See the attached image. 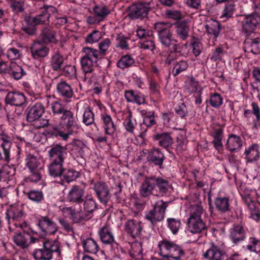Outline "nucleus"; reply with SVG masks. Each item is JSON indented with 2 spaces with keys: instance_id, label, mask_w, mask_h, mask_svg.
I'll use <instances>...</instances> for the list:
<instances>
[{
  "instance_id": "1",
  "label": "nucleus",
  "mask_w": 260,
  "mask_h": 260,
  "mask_svg": "<svg viewBox=\"0 0 260 260\" xmlns=\"http://www.w3.org/2000/svg\"><path fill=\"white\" fill-rule=\"evenodd\" d=\"M170 189L171 185L168 180L154 175L146 176L140 186L139 193L143 198L152 194L165 196L169 194Z\"/></svg>"
},
{
  "instance_id": "2",
  "label": "nucleus",
  "mask_w": 260,
  "mask_h": 260,
  "mask_svg": "<svg viewBox=\"0 0 260 260\" xmlns=\"http://www.w3.org/2000/svg\"><path fill=\"white\" fill-rule=\"evenodd\" d=\"M51 108L54 116L61 115L59 125L69 136L77 132L79 128L77 119L74 113L68 110L65 105L61 101H55L52 103Z\"/></svg>"
},
{
  "instance_id": "3",
  "label": "nucleus",
  "mask_w": 260,
  "mask_h": 260,
  "mask_svg": "<svg viewBox=\"0 0 260 260\" xmlns=\"http://www.w3.org/2000/svg\"><path fill=\"white\" fill-rule=\"evenodd\" d=\"M170 27L169 23L159 22L155 24L154 28L157 33L158 40L162 46L167 48L172 46L174 53H180L179 44L176 43L177 41L174 38Z\"/></svg>"
},
{
  "instance_id": "4",
  "label": "nucleus",
  "mask_w": 260,
  "mask_h": 260,
  "mask_svg": "<svg viewBox=\"0 0 260 260\" xmlns=\"http://www.w3.org/2000/svg\"><path fill=\"white\" fill-rule=\"evenodd\" d=\"M83 52L85 55L81 57L80 63L82 70L85 74L83 81H86L88 78H90L89 74L92 73L96 66L98 60L101 58V53L90 47L83 48Z\"/></svg>"
},
{
  "instance_id": "5",
  "label": "nucleus",
  "mask_w": 260,
  "mask_h": 260,
  "mask_svg": "<svg viewBox=\"0 0 260 260\" xmlns=\"http://www.w3.org/2000/svg\"><path fill=\"white\" fill-rule=\"evenodd\" d=\"M43 242V248L37 249L32 252L33 257L36 260H51L53 258V253H57L59 256L61 255L59 242L56 240H51Z\"/></svg>"
},
{
  "instance_id": "6",
  "label": "nucleus",
  "mask_w": 260,
  "mask_h": 260,
  "mask_svg": "<svg viewBox=\"0 0 260 260\" xmlns=\"http://www.w3.org/2000/svg\"><path fill=\"white\" fill-rule=\"evenodd\" d=\"M203 209L201 204H194L190 207V216L187 220L188 229L192 233H200L206 229V225L201 218Z\"/></svg>"
},
{
  "instance_id": "7",
  "label": "nucleus",
  "mask_w": 260,
  "mask_h": 260,
  "mask_svg": "<svg viewBox=\"0 0 260 260\" xmlns=\"http://www.w3.org/2000/svg\"><path fill=\"white\" fill-rule=\"evenodd\" d=\"M160 253L166 257H171L175 260H182L184 252L182 249L174 242L163 240L158 244Z\"/></svg>"
},
{
  "instance_id": "8",
  "label": "nucleus",
  "mask_w": 260,
  "mask_h": 260,
  "mask_svg": "<svg viewBox=\"0 0 260 260\" xmlns=\"http://www.w3.org/2000/svg\"><path fill=\"white\" fill-rule=\"evenodd\" d=\"M168 206V203L163 200L156 202L153 209L146 214V219L149 221L153 226L155 225L157 222L164 219Z\"/></svg>"
},
{
  "instance_id": "9",
  "label": "nucleus",
  "mask_w": 260,
  "mask_h": 260,
  "mask_svg": "<svg viewBox=\"0 0 260 260\" xmlns=\"http://www.w3.org/2000/svg\"><path fill=\"white\" fill-rule=\"evenodd\" d=\"M26 166L29 169L30 174L27 177V179L31 181L36 182L41 179V163L37 157L32 154H28L26 156Z\"/></svg>"
},
{
  "instance_id": "10",
  "label": "nucleus",
  "mask_w": 260,
  "mask_h": 260,
  "mask_svg": "<svg viewBox=\"0 0 260 260\" xmlns=\"http://www.w3.org/2000/svg\"><path fill=\"white\" fill-rule=\"evenodd\" d=\"M254 9V12L246 17L242 22V31L246 34L252 32L260 23V7L255 5Z\"/></svg>"
},
{
  "instance_id": "11",
  "label": "nucleus",
  "mask_w": 260,
  "mask_h": 260,
  "mask_svg": "<svg viewBox=\"0 0 260 260\" xmlns=\"http://www.w3.org/2000/svg\"><path fill=\"white\" fill-rule=\"evenodd\" d=\"M25 216L24 205L22 203H16L11 204L7 209L6 218L9 224L15 221H23Z\"/></svg>"
},
{
  "instance_id": "12",
  "label": "nucleus",
  "mask_w": 260,
  "mask_h": 260,
  "mask_svg": "<svg viewBox=\"0 0 260 260\" xmlns=\"http://www.w3.org/2000/svg\"><path fill=\"white\" fill-rule=\"evenodd\" d=\"M253 192L254 191L252 190L244 189L243 192L241 193V196L250 211V217L255 221H259L260 220V208L258 204L252 200L251 196Z\"/></svg>"
},
{
  "instance_id": "13",
  "label": "nucleus",
  "mask_w": 260,
  "mask_h": 260,
  "mask_svg": "<svg viewBox=\"0 0 260 260\" xmlns=\"http://www.w3.org/2000/svg\"><path fill=\"white\" fill-rule=\"evenodd\" d=\"M93 184V189L100 201L105 205H107L111 199V194L108 185L103 181H96L94 182L91 181Z\"/></svg>"
},
{
  "instance_id": "14",
  "label": "nucleus",
  "mask_w": 260,
  "mask_h": 260,
  "mask_svg": "<svg viewBox=\"0 0 260 260\" xmlns=\"http://www.w3.org/2000/svg\"><path fill=\"white\" fill-rule=\"evenodd\" d=\"M150 8L148 4L143 3H135L128 8V15L131 19L142 18L147 16Z\"/></svg>"
},
{
  "instance_id": "15",
  "label": "nucleus",
  "mask_w": 260,
  "mask_h": 260,
  "mask_svg": "<svg viewBox=\"0 0 260 260\" xmlns=\"http://www.w3.org/2000/svg\"><path fill=\"white\" fill-rule=\"evenodd\" d=\"M93 16H89L87 18V22L90 24L99 23L103 21L110 11L109 8L104 5H96L93 9Z\"/></svg>"
},
{
  "instance_id": "16",
  "label": "nucleus",
  "mask_w": 260,
  "mask_h": 260,
  "mask_svg": "<svg viewBox=\"0 0 260 260\" xmlns=\"http://www.w3.org/2000/svg\"><path fill=\"white\" fill-rule=\"evenodd\" d=\"M38 225L45 234H54L58 230L56 224L48 216H41L38 219Z\"/></svg>"
},
{
  "instance_id": "17",
  "label": "nucleus",
  "mask_w": 260,
  "mask_h": 260,
  "mask_svg": "<svg viewBox=\"0 0 260 260\" xmlns=\"http://www.w3.org/2000/svg\"><path fill=\"white\" fill-rule=\"evenodd\" d=\"M147 160L151 164L162 168L165 158L164 154L158 148H152L147 150Z\"/></svg>"
},
{
  "instance_id": "18",
  "label": "nucleus",
  "mask_w": 260,
  "mask_h": 260,
  "mask_svg": "<svg viewBox=\"0 0 260 260\" xmlns=\"http://www.w3.org/2000/svg\"><path fill=\"white\" fill-rule=\"evenodd\" d=\"M85 189L80 185H73L70 189L67 199L69 202L80 204L84 201Z\"/></svg>"
},
{
  "instance_id": "19",
  "label": "nucleus",
  "mask_w": 260,
  "mask_h": 260,
  "mask_svg": "<svg viewBox=\"0 0 260 260\" xmlns=\"http://www.w3.org/2000/svg\"><path fill=\"white\" fill-rule=\"evenodd\" d=\"M57 12L56 8L54 6L50 5L44 6L42 8L41 13L35 16L38 24L49 25L50 16L56 13Z\"/></svg>"
},
{
  "instance_id": "20",
  "label": "nucleus",
  "mask_w": 260,
  "mask_h": 260,
  "mask_svg": "<svg viewBox=\"0 0 260 260\" xmlns=\"http://www.w3.org/2000/svg\"><path fill=\"white\" fill-rule=\"evenodd\" d=\"M56 91L59 96L66 102H69L74 96L73 89L66 81L61 80L56 85Z\"/></svg>"
},
{
  "instance_id": "21",
  "label": "nucleus",
  "mask_w": 260,
  "mask_h": 260,
  "mask_svg": "<svg viewBox=\"0 0 260 260\" xmlns=\"http://www.w3.org/2000/svg\"><path fill=\"white\" fill-rule=\"evenodd\" d=\"M48 153L51 160L64 162L67 155V148L59 144L53 145Z\"/></svg>"
},
{
  "instance_id": "22",
  "label": "nucleus",
  "mask_w": 260,
  "mask_h": 260,
  "mask_svg": "<svg viewBox=\"0 0 260 260\" xmlns=\"http://www.w3.org/2000/svg\"><path fill=\"white\" fill-rule=\"evenodd\" d=\"M142 230V223L134 219L127 220L124 225L125 231L134 238L139 237Z\"/></svg>"
},
{
  "instance_id": "23",
  "label": "nucleus",
  "mask_w": 260,
  "mask_h": 260,
  "mask_svg": "<svg viewBox=\"0 0 260 260\" xmlns=\"http://www.w3.org/2000/svg\"><path fill=\"white\" fill-rule=\"evenodd\" d=\"M5 101L7 104L19 107L25 103L26 99L22 93L10 91L7 93Z\"/></svg>"
},
{
  "instance_id": "24",
  "label": "nucleus",
  "mask_w": 260,
  "mask_h": 260,
  "mask_svg": "<svg viewBox=\"0 0 260 260\" xmlns=\"http://www.w3.org/2000/svg\"><path fill=\"white\" fill-rule=\"evenodd\" d=\"M260 147L258 144L253 143L245 148L244 154L248 162L257 161L260 157Z\"/></svg>"
},
{
  "instance_id": "25",
  "label": "nucleus",
  "mask_w": 260,
  "mask_h": 260,
  "mask_svg": "<svg viewBox=\"0 0 260 260\" xmlns=\"http://www.w3.org/2000/svg\"><path fill=\"white\" fill-rule=\"evenodd\" d=\"M245 237V230L242 224H235L231 229L230 237L234 244H237L244 240Z\"/></svg>"
},
{
  "instance_id": "26",
  "label": "nucleus",
  "mask_w": 260,
  "mask_h": 260,
  "mask_svg": "<svg viewBox=\"0 0 260 260\" xmlns=\"http://www.w3.org/2000/svg\"><path fill=\"white\" fill-rule=\"evenodd\" d=\"M45 112L43 105L41 103H37L28 111L27 120L29 122H34L40 118Z\"/></svg>"
},
{
  "instance_id": "27",
  "label": "nucleus",
  "mask_w": 260,
  "mask_h": 260,
  "mask_svg": "<svg viewBox=\"0 0 260 260\" xmlns=\"http://www.w3.org/2000/svg\"><path fill=\"white\" fill-rule=\"evenodd\" d=\"M204 256L211 260H225L226 257L225 253L213 243L211 244V247L204 254Z\"/></svg>"
},
{
  "instance_id": "28",
  "label": "nucleus",
  "mask_w": 260,
  "mask_h": 260,
  "mask_svg": "<svg viewBox=\"0 0 260 260\" xmlns=\"http://www.w3.org/2000/svg\"><path fill=\"white\" fill-rule=\"evenodd\" d=\"M216 209L221 214H226L231 211L230 199L227 197H218L214 202Z\"/></svg>"
},
{
  "instance_id": "29",
  "label": "nucleus",
  "mask_w": 260,
  "mask_h": 260,
  "mask_svg": "<svg viewBox=\"0 0 260 260\" xmlns=\"http://www.w3.org/2000/svg\"><path fill=\"white\" fill-rule=\"evenodd\" d=\"M39 38L40 39L39 41L45 44L57 42L56 32L50 27H43L41 30Z\"/></svg>"
},
{
  "instance_id": "30",
  "label": "nucleus",
  "mask_w": 260,
  "mask_h": 260,
  "mask_svg": "<svg viewBox=\"0 0 260 260\" xmlns=\"http://www.w3.org/2000/svg\"><path fill=\"white\" fill-rule=\"evenodd\" d=\"M124 96L127 102L135 103L139 105L145 104L146 102L145 95L137 90H126Z\"/></svg>"
},
{
  "instance_id": "31",
  "label": "nucleus",
  "mask_w": 260,
  "mask_h": 260,
  "mask_svg": "<svg viewBox=\"0 0 260 260\" xmlns=\"http://www.w3.org/2000/svg\"><path fill=\"white\" fill-rule=\"evenodd\" d=\"M31 53L35 59L46 57L49 52V49L42 44L40 41L34 42L30 48Z\"/></svg>"
},
{
  "instance_id": "32",
  "label": "nucleus",
  "mask_w": 260,
  "mask_h": 260,
  "mask_svg": "<svg viewBox=\"0 0 260 260\" xmlns=\"http://www.w3.org/2000/svg\"><path fill=\"white\" fill-rule=\"evenodd\" d=\"M101 241L104 244H112L114 242V238L110 228L107 225L102 227L98 232Z\"/></svg>"
},
{
  "instance_id": "33",
  "label": "nucleus",
  "mask_w": 260,
  "mask_h": 260,
  "mask_svg": "<svg viewBox=\"0 0 260 260\" xmlns=\"http://www.w3.org/2000/svg\"><path fill=\"white\" fill-rule=\"evenodd\" d=\"M102 120L105 134L110 136L113 135L116 130V126L112 117L107 114H103L102 115Z\"/></svg>"
},
{
  "instance_id": "34",
  "label": "nucleus",
  "mask_w": 260,
  "mask_h": 260,
  "mask_svg": "<svg viewBox=\"0 0 260 260\" xmlns=\"http://www.w3.org/2000/svg\"><path fill=\"white\" fill-rule=\"evenodd\" d=\"M154 141L162 147L167 148L173 144V139L168 133H158L153 136Z\"/></svg>"
},
{
  "instance_id": "35",
  "label": "nucleus",
  "mask_w": 260,
  "mask_h": 260,
  "mask_svg": "<svg viewBox=\"0 0 260 260\" xmlns=\"http://www.w3.org/2000/svg\"><path fill=\"white\" fill-rule=\"evenodd\" d=\"M242 141L240 137L231 134L227 140L226 148L231 152H235L241 148Z\"/></svg>"
},
{
  "instance_id": "36",
  "label": "nucleus",
  "mask_w": 260,
  "mask_h": 260,
  "mask_svg": "<svg viewBox=\"0 0 260 260\" xmlns=\"http://www.w3.org/2000/svg\"><path fill=\"white\" fill-rule=\"evenodd\" d=\"M0 142L5 160L7 162H9L10 160V149L12 145L11 138L7 135L2 134L0 138Z\"/></svg>"
},
{
  "instance_id": "37",
  "label": "nucleus",
  "mask_w": 260,
  "mask_h": 260,
  "mask_svg": "<svg viewBox=\"0 0 260 260\" xmlns=\"http://www.w3.org/2000/svg\"><path fill=\"white\" fill-rule=\"evenodd\" d=\"M64 58L58 52H56L51 56L50 61V66L55 72H59L61 70L64 63Z\"/></svg>"
},
{
  "instance_id": "38",
  "label": "nucleus",
  "mask_w": 260,
  "mask_h": 260,
  "mask_svg": "<svg viewBox=\"0 0 260 260\" xmlns=\"http://www.w3.org/2000/svg\"><path fill=\"white\" fill-rule=\"evenodd\" d=\"M62 128L59 125L49 124L46 129L47 133L54 137H60L63 140L68 139L69 136L66 131H62Z\"/></svg>"
},
{
  "instance_id": "39",
  "label": "nucleus",
  "mask_w": 260,
  "mask_h": 260,
  "mask_svg": "<svg viewBox=\"0 0 260 260\" xmlns=\"http://www.w3.org/2000/svg\"><path fill=\"white\" fill-rule=\"evenodd\" d=\"M29 235L27 233L18 232L13 236L14 243L22 248H25L29 245Z\"/></svg>"
},
{
  "instance_id": "40",
  "label": "nucleus",
  "mask_w": 260,
  "mask_h": 260,
  "mask_svg": "<svg viewBox=\"0 0 260 260\" xmlns=\"http://www.w3.org/2000/svg\"><path fill=\"white\" fill-rule=\"evenodd\" d=\"M63 162H64L52 160L48 167L50 175L55 177L60 176L62 175L64 171V169L63 167Z\"/></svg>"
},
{
  "instance_id": "41",
  "label": "nucleus",
  "mask_w": 260,
  "mask_h": 260,
  "mask_svg": "<svg viewBox=\"0 0 260 260\" xmlns=\"http://www.w3.org/2000/svg\"><path fill=\"white\" fill-rule=\"evenodd\" d=\"M189 26L186 22H181L176 25V33L177 36L184 41L188 37Z\"/></svg>"
},
{
  "instance_id": "42",
  "label": "nucleus",
  "mask_w": 260,
  "mask_h": 260,
  "mask_svg": "<svg viewBox=\"0 0 260 260\" xmlns=\"http://www.w3.org/2000/svg\"><path fill=\"white\" fill-rule=\"evenodd\" d=\"M83 247L85 252L95 254L99 250V246L95 241L92 238H87L82 242Z\"/></svg>"
},
{
  "instance_id": "43",
  "label": "nucleus",
  "mask_w": 260,
  "mask_h": 260,
  "mask_svg": "<svg viewBox=\"0 0 260 260\" xmlns=\"http://www.w3.org/2000/svg\"><path fill=\"white\" fill-rule=\"evenodd\" d=\"M220 26V24L217 21H214L210 24L205 25L206 31L208 34L213 36L214 41H216L217 38L219 35Z\"/></svg>"
},
{
  "instance_id": "44",
  "label": "nucleus",
  "mask_w": 260,
  "mask_h": 260,
  "mask_svg": "<svg viewBox=\"0 0 260 260\" xmlns=\"http://www.w3.org/2000/svg\"><path fill=\"white\" fill-rule=\"evenodd\" d=\"M9 74L14 79L19 80L25 75V72L21 66L13 62Z\"/></svg>"
},
{
  "instance_id": "45",
  "label": "nucleus",
  "mask_w": 260,
  "mask_h": 260,
  "mask_svg": "<svg viewBox=\"0 0 260 260\" xmlns=\"http://www.w3.org/2000/svg\"><path fill=\"white\" fill-rule=\"evenodd\" d=\"M135 63V60L133 57L129 55H125L122 56L117 61V66L122 69L129 68Z\"/></svg>"
},
{
  "instance_id": "46",
  "label": "nucleus",
  "mask_w": 260,
  "mask_h": 260,
  "mask_svg": "<svg viewBox=\"0 0 260 260\" xmlns=\"http://www.w3.org/2000/svg\"><path fill=\"white\" fill-rule=\"evenodd\" d=\"M84 209L85 211L91 214L98 208L95 200L91 196H87L84 200Z\"/></svg>"
},
{
  "instance_id": "47",
  "label": "nucleus",
  "mask_w": 260,
  "mask_h": 260,
  "mask_svg": "<svg viewBox=\"0 0 260 260\" xmlns=\"http://www.w3.org/2000/svg\"><path fill=\"white\" fill-rule=\"evenodd\" d=\"M247 48L254 54H260V38H256L247 41Z\"/></svg>"
},
{
  "instance_id": "48",
  "label": "nucleus",
  "mask_w": 260,
  "mask_h": 260,
  "mask_svg": "<svg viewBox=\"0 0 260 260\" xmlns=\"http://www.w3.org/2000/svg\"><path fill=\"white\" fill-rule=\"evenodd\" d=\"M62 75L69 79L77 78V70L75 66L66 65L61 69Z\"/></svg>"
},
{
  "instance_id": "49",
  "label": "nucleus",
  "mask_w": 260,
  "mask_h": 260,
  "mask_svg": "<svg viewBox=\"0 0 260 260\" xmlns=\"http://www.w3.org/2000/svg\"><path fill=\"white\" fill-rule=\"evenodd\" d=\"M143 114V122L148 127H150L156 124L154 117V111H142Z\"/></svg>"
},
{
  "instance_id": "50",
  "label": "nucleus",
  "mask_w": 260,
  "mask_h": 260,
  "mask_svg": "<svg viewBox=\"0 0 260 260\" xmlns=\"http://www.w3.org/2000/svg\"><path fill=\"white\" fill-rule=\"evenodd\" d=\"M188 64L187 61L181 60L176 62L172 69V73L173 76H176L182 72L185 71L188 68Z\"/></svg>"
},
{
  "instance_id": "51",
  "label": "nucleus",
  "mask_w": 260,
  "mask_h": 260,
  "mask_svg": "<svg viewBox=\"0 0 260 260\" xmlns=\"http://www.w3.org/2000/svg\"><path fill=\"white\" fill-rule=\"evenodd\" d=\"M82 121L86 125L94 123V114L89 107H88L84 111Z\"/></svg>"
},
{
  "instance_id": "52",
  "label": "nucleus",
  "mask_w": 260,
  "mask_h": 260,
  "mask_svg": "<svg viewBox=\"0 0 260 260\" xmlns=\"http://www.w3.org/2000/svg\"><path fill=\"white\" fill-rule=\"evenodd\" d=\"M167 223L168 228L173 234L178 233L181 226L180 220L174 218H169L167 219Z\"/></svg>"
},
{
  "instance_id": "53",
  "label": "nucleus",
  "mask_w": 260,
  "mask_h": 260,
  "mask_svg": "<svg viewBox=\"0 0 260 260\" xmlns=\"http://www.w3.org/2000/svg\"><path fill=\"white\" fill-rule=\"evenodd\" d=\"M235 6L233 4H228L225 5L220 18L224 19V20L225 21L226 19L232 17L235 10Z\"/></svg>"
},
{
  "instance_id": "54",
  "label": "nucleus",
  "mask_w": 260,
  "mask_h": 260,
  "mask_svg": "<svg viewBox=\"0 0 260 260\" xmlns=\"http://www.w3.org/2000/svg\"><path fill=\"white\" fill-rule=\"evenodd\" d=\"M27 196L33 202H41L44 199V196L41 191L31 190L27 193Z\"/></svg>"
},
{
  "instance_id": "55",
  "label": "nucleus",
  "mask_w": 260,
  "mask_h": 260,
  "mask_svg": "<svg viewBox=\"0 0 260 260\" xmlns=\"http://www.w3.org/2000/svg\"><path fill=\"white\" fill-rule=\"evenodd\" d=\"M79 176V173L74 170H69L63 174L62 181L68 183L75 180Z\"/></svg>"
},
{
  "instance_id": "56",
  "label": "nucleus",
  "mask_w": 260,
  "mask_h": 260,
  "mask_svg": "<svg viewBox=\"0 0 260 260\" xmlns=\"http://www.w3.org/2000/svg\"><path fill=\"white\" fill-rule=\"evenodd\" d=\"M117 47L122 49H128V44L127 41L129 40V37H125L122 34H118L116 37Z\"/></svg>"
},
{
  "instance_id": "57",
  "label": "nucleus",
  "mask_w": 260,
  "mask_h": 260,
  "mask_svg": "<svg viewBox=\"0 0 260 260\" xmlns=\"http://www.w3.org/2000/svg\"><path fill=\"white\" fill-rule=\"evenodd\" d=\"M124 125L127 132L134 133L137 122L136 119L133 118L131 112H129L127 119L124 122Z\"/></svg>"
},
{
  "instance_id": "58",
  "label": "nucleus",
  "mask_w": 260,
  "mask_h": 260,
  "mask_svg": "<svg viewBox=\"0 0 260 260\" xmlns=\"http://www.w3.org/2000/svg\"><path fill=\"white\" fill-rule=\"evenodd\" d=\"M249 244L246 246L247 249L250 251L260 253V240H258L255 238L251 237L249 238Z\"/></svg>"
},
{
  "instance_id": "59",
  "label": "nucleus",
  "mask_w": 260,
  "mask_h": 260,
  "mask_svg": "<svg viewBox=\"0 0 260 260\" xmlns=\"http://www.w3.org/2000/svg\"><path fill=\"white\" fill-rule=\"evenodd\" d=\"M209 103L213 107H219L222 104V98L219 94L214 93L210 95Z\"/></svg>"
},
{
  "instance_id": "60",
  "label": "nucleus",
  "mask_w": 260,
  "mask_h": 260,
  "mask_svg": "<svg viewBox=\"0 0 260 260\" xmlns=\"http://www.w3.org/2000/svg\"><path fill=\"white\" fill-rule=\"evenodd\" d=\"M137 36L140 39H146L153 35L152 31L149 29H145L140 26L137 29Z\"/></svg>"
},
{
  "instance_id": "61",
  "label": "nucleus",
  "mask_w": 260,
  "mask_h": 260,
  "mask_svg": "<svg viewBox=\"0 0 260 260\" xmlns=\"http://www.w3.org/2000/svg\"><path fill=\"white\" fill-rule=\"evenodd\" d=\"M102 37L100 31L98 30H94L92 32L88 35L86 38L87 43L92 44L98 41Z\"/></svg>"
},
{
  "instance_id": "62",
  "label": "nucleus",
  "mask_w": 260,
  "mask_h": 260,
  "mask_svg": "<svg viewBox=\"0 0 260 260\" xmlns=\"http://www.w3.org/2000/svg\"><path fill=\"white\" fill-rule=\"evenodd\" d=\"M91 218L90 214L85 212H79L76 213L74 216L73 221L75 223L81 222L84 220H87Z\"/></svg>"
},
{
  "instance_id": "63",
  "label": "nucleus",
  "mask_w": 260,
  "mask_h": 260,
  "mask_svg": "<svg viewBox=\"0 0 260 260\" xmlns=\"http://www.w3.org/2000/svg\"><path fill=\"white\" fill-rule=\"evenodd\" d=\"M133 249L130 251L132 257L139 259L142 257V248L140 244H136L133 246Z\"/></svg>"
},
{
  "instance_id": "64",
  "label": "nucleus",
  "mask_w": 260,
  "mask_h": 260,
  "mask_svg": "<svg viewBox=\"0 0 260 260\" xmlns=\"http://www.w3.org/2000/svg\"><path fill=\"white\" fill-rule=\"evenodd\" d=\"M225 52V51L222 46H219L216 47L213 52L211 59L214 61L221 60L222 55L224 54Z\"/></svg>"
}]
</instances>
